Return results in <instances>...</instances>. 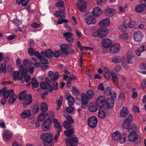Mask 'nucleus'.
Returning a JSON list of instances; mask_svg holds the SVG:
<instances>
[{"mask_svg": "<svg viewBox=\"0 0 146 146\" xmlns=\"http://www.w3.org/2000/svg\"><path fill=\"white\" fill-rule=\"evenodd\" d=\"M28 70L27 68L23 65H21L19 67V72L15 71L13 74V79L16 81L17 79L19 80H21L22 83L25 82L27 83L31 79V77L28 74Z\"/></svg>", "mask_w": 146, "mask_h": 146, "instance_id": "obj_1", "label": "nucleus"}, {"mask_svg": "<svg viewBox=\"0 0 146 146\" xmlns=\"http://www.w3.org/2000/svg\"><path fill=\"white\" fill-rule=\"evenodd\" d=\"M66 111H63V115L67 119V121H65L63 123V126L64 128L67 130L65 131V135L68 136H70L71 134H73L74 132V130L73 127L70 125L74 121L71 117L70 115L66 116L65 115Z\"/></svg>", "mask_w": 146, "mask_h": 146, "instance_id": "obj_2", "label": "nucleus"}, {"mask_svg": "<svg viewBox=\"0 0 146 146\" xmlns=\"http://www.w3.org/2000/svg\"><path fill=\"white\" fill-rule=\"evenodd\" d=\"M51 81L48 78H46L45 82H42L40 84V86L42 89L48 90L49 92H51L52 91L51 85Z\"/></svg>", "mask_w": 146, "mask_h": 146, "instance_id": "obj_3", "label": "nucleus"}, {"mask_svg": "<svg viewBox=\"0 0 146 146\" xmlns=\"http://www.w3.org/2000/svg\"><path fill=\"white\" fill-rule=\"evenodd\" d=\"M40 137L44 142L48 144L51 143L52 141V136L50 133H46L42 134Z\"/></svg>", "mask_w": 146, "mask_h": 146, "instance_id": "obj_4", "label": "nucleus"}, {"mask_svg": "<svg viewBox=\"0 0 146 146\" xmlns=\"http://www.w3.org/2000/svg\"><path fill=\"white\" fill-rule=\"evenodd\" d=\"M89 98L85 94L82 93L81 94V107L82 108L86 109L88 107Z\"/></svg>", "mask_w": 146, "mask_h": 146, "instance_id": "obj_5", "label": "nucleus"}, {"mask_svg": "<svg viewBox=\"0 0 146 146\" xmlns=\"http://www.w3.org/2000/svg\"><path fill=\"white\" fill-rule=\"evenodd\" d=\"M52 120L50 117H48L44 121L42 126V131H46L50 129Z\"/></svg>", "mask_w": 146, "mask_h": 146, "instance_id": "obj_6", "label": "nucleus"}, {"mask_svg": "<svg viewBox=\"0 0 146 146\" xmlns=\"http://www.w3.org/2000/svg\"><path fill=\"white\" fill-rule=\"evenodd\" d=\"M128 140L131 142H134L140 138V136L135 131H132L129 134L128 136Z\"/></svg>", "mask_w": 146, "mask_h": 146, "instance_id": "obj_7", "label": "nucleus"}, {"mask_svg": "<svg viewBox=\"0 0 146 146\" xmlns=\"http://www.w3.org/2000/svg\"><path fill=\"white\" fill-rule=\"evenodd\" d=\"M98 122V119L95 116L90 117L88 120V123L89 126L91 128L95 127Z\"/></svg>", "mask_w": 146, "mask_h": 146, "instance_id": "obj_8", "label": "nucleus"}, {"mask_svg": "<svg viewBox=\"0 0 146 146\" xmlns=\"http://www.w3.org/2000/svg\"><path fill=\"white\" fill-rule=\"evenodd\" d=\"M12 135V133L7 130H4L3 132V138L5 141H8L10 140Z\"/></svg>", "mask_w": 146, "mask_h": 146, "instance_id": "obj_9", "label": "nucleus"}, {"mask_svg": "<svg viewBox=\"0 0 146 146\" xmlns=\"http://www.w3.org/2000/svg\"><path fill=\"white\" fill-rule=\"evenodd\" d=\"M86 21L87 24L93 25L96 23V19L90 13H86Z\"/></svg>", "mask_w": 146, "mask_h": 146, "instance_id": "obj_10", "label": "nucleus"}, {"mask_svg": "<svg viewBox=\"0 0 146 146\" xmlns=\"http://www.w3.org/2000/svg\"><path fill=\"white\" fill-rule=\"evenodd\" d=\"M63 36L67 41L71 43H73L74 42V35L72 33L70 32L64 33L63 34Z\"/></svg>", "mask_w": 146, "mask_h": 146, "instance_id": "obj_11", "label": "nucleus"}, {"mask_svg": "<svg viewBox=\"0 0 146 146\" xmlns=\"http://www.w3.org/2000/svg\"><path fill=\"white\" fill-rule=\"evenodd\" d=\"M120 49L119 44L115 43L112 45L109 49V52L111 54H115L118 52Z\"/></svg>", "mask_w": 146, "mask_h": 146, "instance_id": "obj_12", "label": "nucleus"}, {"mask_svg": "<svg viewBox=\"0 0 146 146\" xmlns=\"http://www.w3.org/2000/svg\"><path fill=\"white\" fill-rule=\"evenodd\" d=\"M32 98L31 95H27L26 98L22 100V104L24 106L30 104L32 102Z\"/></svg>", "mask_w": 146, "mask_h": 146, "instance_id": "obj_13", "label": "nucleus"}, {"mask_svg": "<svg viewBox=\"0 0 146 146\" xmlns=\"http://www.w3.org/2000/svg\"><path fill=\"white\" fill-rule=\"evenodd\" d=\"M1 93H2L3 97L7 99L9 96L13 95L14 93V91L13 90L10 91L7 90V88L6 87L4 88L1 91Z\"/></svg>", "mask_w": 146, "mask_h": 146, "instance_id": "obj_14", "label": "nucleus"}, {"mask_svg": "<svg viewBox=\"0 0 146 146\" xmlns=\"http://www.w3.org/2000/svg\"><path fill=\"white\" fill-rule=\"evenodd\" d=\"M111 41L110 39L109 38H104L101 42V45L104 48H108L111 46Z\"/></svg>", "mask_w": 146, "mask_h": 146, "instance_id": "obj_15", "label": "nucleus"}, {"mask_svg": "<svg viewBox=\"0 0 146 146\" xmlns=\"http://www.w3.org/2000/svg\"><path fill=\"white\" fill-rule=\"evenodd\" d=\"M78 8L80 11L82 13H84L86 10V4L84 1L79 2L77 4Z\"/></svg>", "mask_w": 146, "mask_h": 146, "instance_id": "obj_16", "label": "nucleus"}, {"mask_svg": "<svg viewBox=\"0 0 146 146\" xmlns=\"http://www.w3.org/2000/svg\"><path fill=\"white\" fill-rule=\"evenodd\" d=\"M143 36V35L142 32L138 31L134 33L133 38L136 42H140Z\"/></svg>", "mask_w": 146, "mask_h": 146, "instance_id": "obj_17", "label": "nucleus"}, {"mask_svg": "<svg viewBox=\"0 0 146 146\" xmlns=\"http://www.w3.org/2000/svg\"><path fill=\"white\" fill-rule=\"evenodd\" d=\"M60 48L62 53L65 55L69 54V46L66 44H64L60 46Z\"/></svg>", "mask_w": 146, "mask_h": 146, "instance_id": "obj_18", "label": "nucleus"}, {"mask_svg": "<svg viewBox=\"0 0 146 146\" xmlns=\"http://www.w3.org/2000/svg\"><path fill=\"white\" fill-rule=\"evenodd\" d=\"M31 111L28 110H25L23 111L21 115V117L23 118H25L27 117H28L29 119H32L33 118V116H31Z\"/></svg>", "mask_w": 146, "mask_h": 146, "instance_id": "obj_19", "label": "nucleus"}, {"mask_svg": "<svg viewBox=\"0 0 146 146\" xmlns=\"http://www.w3.org/2000/svg\"><path fill=\"white\" fill-rule=\"evenodd\" d=\"M99 37L103 38L106 36L108 34V30L106 28H101L99 29Z\"/></svg>", "mask_w": 146, "mask_h": 146, "instance_id": "obj_20", "label": "nucleus"}, {"mask_svg": "<svg viewBox=\"0 0 146 146\" xmlns=\"http://www.w3.org/2000/svg\"><path fill=\"white\" fill-rule=\"evenodd\" d=\"M41 55L43 57L47 56L48 58H51L53 56L52 51L50 49H48L45 51H42Z\"/></svg>", "mask_w": 146, "mask_h": 146, "instance_id": "obj_21", "label": "nucleus"}, {"mask_svg": "<svg viewBox=\"0 0 146 146\" xmlns=\"http://www.w3.org/2000/svg\"><path fill=\"white\" fill-rule=\"evenodd\" d=\"M48 75L51 78L52 81L56 80L59 78V76L58 72L54 73L52 71H50L48 73Z\"/></svg>", "mask_w": 146, "mask_h": 146, "instance_id": "obj_22", "label": "nucleus"}, {"mask_svg": "<svg viewBox=\"0 0 146 146\" xmlns=\"http://www.w3.org/2000/svg\"><path fill=\"white\" fill-rule=\"evenodd\" d=\"M66 145H67L68 143H69L70 144H71L77 143L78 142V138L76 137H73L70 138H66Z\"/></svg>", "mask_w": 146, "mask_h": 146, "instance_id": "obj_23", "label": "nucleus"}, {"mask_svg": "<svg viewBox=\"0 0 146 146\" xmlns=\"http://www.w3.org/2000/svg\"><path fill=\"white\" fill-rule=\"evenodd\" d=\"M102 10L99 7H97L93 9L92 11V14L94 17L99 16L102 13Z\"/></svg>", "mask_w": 146, "mask_h": 146, "instance_id": "obj_24", "label": "nucleus"}, {"mask_svg": "<svg viewBox=\"0 0 146 146\" xmlns=\"http://www.w3.org/2000/svg\"><path fill=\"white\" fill-rule=\"evenodd\" d=\"M106 104L107 108H111L114 106V101L113 99L108 98H107Z\"/></svg>", "mask_w": 146, "mask_h": 146, "instance_id": "obj_25", "label": "nucleus"}, {"mask_svg": "<svg viewBox=\"0 0 146 146\" xmlns=\"http://www.w3.org/2000/svg\"><path fill=\"white\" fill-rule=\"evenodd\" d=\"M110 23V20L108 19H104L100 21L99 23V25L101 27H104L108 26Z\"/></svg>", "mask_w": 146, "mask_h": 146, "instance_id": "obj_26", "label": "nucleus"}, {"mask_svg": "<svg viewBox=\"0 0 146 146\" xmlns=\"http://www.w3.org/2000/svg\"><path fill=\"white\" fill-rule=\"evenodd\" d=\"M55 6L58 8V9L60 11H63L65 9V7L64 5V2L63 1H59L56 3Z\"/></svg>", "mask_w": 146, "mask_h": 146, "instance_id": "obj_27", "label": "nucleus"}, {"mask_svg": "<svg viewBox=\"0 0 146 146\" xmlns=\"http://www.w3.org/2000/svg\"><path fill=\"white\" fill-rule=\"evenodd\" d=\"M98 107L95 104L90 103L89 104L88 109L89 111L91 112H95L98 109Z\"/></svg>", "mask_w": 146, "mask_h": 146, "instance_id": "obj_28", "label": "nucleus"}, {"mask_svg": "<svg viewBox=\"0 0 146 146\" xmlns=\"http://www.w3.org/2000/svg\"><path fill=\"white\" fill-rule=\"evenodd\" d=\"M65 13L64 12L56 11L54 14V16L57 18H64L66 16Z\"/></svg>", "mask_w": 146, "mask_h": 146, "instance_id": "obj_29", "label": "nucleus"}, {"mask_svg": "<svg viewBox=\"0 0 146 146\" xmlns=\"http://www.w3.org/2000/svg\"><path fill=\"white\" fill-rule=\"evenodd\" d=\"M51 119H53L52 121H53L55 128L57 129L58 130L60 129V130H62V127L60 125V123L58 122L57 119H54L53 117L51 118Z\"/></svg>", "mask_w": 146, "mask_h": 146, "instance_id": "obj_30", "label": "nucleus"}, {"mask_svg": "<svg viewBox=\"0 0 146 146\" xmlns=\"http://www.w3.org/2000/svg\"><path fill=\"white\" fill-rule=\"evenodd\" d=\"M66 98L68 101V104L69 106L72 105L74 104V98L70 94H67Z\"/></svg>", "mask_w": 146, "mask_h": 146, "instance_id": "obj_31", "label": "nucleus"}, {"mask_svg": "<svg viewBox=\"0 0 146 146\" xmlns=\"http://www.w3.org/2000/svg\"><path fill=\"white\" fill-rule=\"evenodd\" d=\"M128 113L127 108L125 107H123L121 111L120 115L122 117H125Z\"/></svg>", "mask_w": 146, "mask_h": 146, "instance_id": "obj_32", "label": "nucleus"}, {"mask_svg": "<svg viewBox=\"0 0 146 146\" xmlns=\"http://www.w3.org/2000/svg\"><path fill=\"white\" fill-rule=\"evenodd\" d=\"M115 12V10L109 7L107 8L105 12L106 15L109 17H111L113 15Z\"/></svg>", "mask_w": 146, "mask_h": 146, "instance_id": "obj_33", "label": "nucleus"}, {"mask_svg": "<svg viewBox=\"0 0 146 146\" xmlns=\"http://www.w3.org/2000/svg\"><path fill=\"white\" fill-rule=\"evenodd\" d=\"M133 117L132 115L131 114H129L128 115L127 118L124 121V123L123 124V126L125 127V123H128L126 124L127 125H128L129 123H130L131 121L132 120Z\"/></svg>", "mask_w": 146, "mask_h": 146, "instance_id": "obj_34", "label": "nucleus"}, {"mask_svg": "<svg viewBox=\"0 0 146 146\" xmlns=\"http://www.w3.org/2000/svg\"><path fill=\"white\" fill-rule=\"evenodd\" d=\"M99 117L101 119L104 118L105 116V114L102 107H100L98 114Z\"/></svg>", "mask_w": 146, "mask_h": 146, "instance_id": "obj_35", "label": "nucleus"}, {"mask_svg": "<svg viewBox=\"0 0 146 146\" xmlns=\"http://www.w3.org/2000/svg\"><path fill=\"white\" fill-rule=\"evenodd\" d=\"M17 97L16 95H15L13 94L10 95L9 99V103L13 104L16 101Z\"/></svg>", "mask_w": 146, "mask_h": 146, "instance_id": "obj_36", "label": "nucleus"}, {"mask_svg": "<svg viewBox=\"0 0 146 146\" xmlns=\"http://www.w3.org/2000/svg\"><path fill=\"white\" fill-rule=\"evenodd\" d=\"M145 47L143 45H142L139 48H137L135 52L137 56H140L141 52L145 51Z\"/></svg>", "mask_w": 146, "mask_h": 146, "instance_id": "obj_37", "label": "nucleus"}, {"mask_svg": "<svg viewBox=\"0 0 146 146\" xmlns=\"http://www.w3.org/2000/svg\"><path fill=\"white\" fill-rule=\"evenodd\" d=\"M121 135V133L118 131H115L112 135V138L114 141H117L119 139Z\"/></svg>", "mask_w": 146, "mask_h": 146, "instance_id": "obj_38", "label": "nucleus"}, {"mask_svg": "<svg viewBox=\"0 0 146 146\" xmlns=\"http://www.w3.org/2000/svg\"><path fill=\"white\" fill-rule=\"evenodd\" d=\"M105 100V98L104 96H100L97 98L96 102L98 104H100L104 102Z\"/></svg>", "mask_w": 146, "mask_h": 146, "instance_id": "obj_39", "label": "nucleus"}, {"mask_svg": "<svg viewBox=\"0 0 146 146\" xmlns=\"http://www.w3.org/2000/svg\"><path fill=\"white\" fill-rule=\"evenodd\" d=\"M27 91L26 90H24L22 91L19 94V98L20 100H22L24 99L27 95H26Z\"/></svg>", "mask_w": 146, "mask_h": 146, "instance_id": "obj_40", "label": "nucleus"}, {"mask_svg": "<svg viewBox=\"0 0 146 146\" xmlns=\"http://www.w3.org/2000/svg\"><path fill=\"white\" fill-rule=\"evenodd\" d=\"M31 82V84L33 88H37L39 85L38 82L37 81L35 78H32Z\"/></svg>", "mask_w": 146, "mask_h": 146, "instance_id": "obj_41", "label": "nucleus"}, {"mask_svg": "<svg viewBox=\"0 0 146 146\" xmlns=\"http://www.w3.org/2000/svg\"><path fill=\"white\" fill-rule=\"evenodd\" d=\"M112 77V80L113 83L116 82L118 79V77L117 75L113 72L111 73Z\"/></svg>", "mask_w": 146, "mask_h": 146, "instance_id": "obj_42", "label": "nucleus"}, {"mask_svg": "<svg viewBox=\"0 0 146 146\" xmlns=\"http://www.w3.org/2000/svg\"><path fill=\"white\" fill-rule=\"evenodd\" d=\"M127 136V135L126 133L123 134L119 138V142L121 144H123L125 141V139Z\"/></svg>", "mask_w": 146, "mask_h": 146, "instance_id": "obj_43", "label": "nucleus"}, {"mask_svg": "<svg viewBox=\"0 0 146 146\" xmlns=\"http://www.w3.org/2000/svg\"><path fill=\"white\" fill-rule=\"evenodd\" d=\"M48 110V107L47 104L44 102L41 104V110L42 111H46Z\"/></svg>", "mask_w": 146, "mask_h": 146, "instance_id": "obj_44", "label": "nucleus"}, {"mask_svg": "<svg viewBox=\"0 0 146 146\" xmlns=\"http://www.w3.org/2000/svg\"><path fill=\"white\" fill-rule=\"evenodd\" d=\"M135 10L138 12H141L144 10V7L141 5H139L136 6Z\"/></svg>", "mask_w": 146, "mask_h": 146, "instance_id": "obj_45", "label": "nucleus"}, {"mask_svg": "<svg viewBox=\"0 0 146 146\" xmlns=\"http://www.w3.org/2000/svg\"><path fill=\"white\" fill-rule=\"evenodd\" d=\"M128 27L126 24L121 25L119 26V29L121 31H126L127 30Z\"/></svg>", "mask_w": 146, "mask_h": 146, "instance_id": "obj_46", "label": "nucleus"}, {"mask_svg": "<svg viewBox=\"0 0 146 146\" xmlns=\"http://www.w3.org/2000/svg\"><path fill=\"white\" fill-rule=\"evenodd\" d=\"M46 115H45V114L43 113H41L40 114L38 118V120L40 121V122L42 121L46 118Z\"/></svg>", "mask_w": 146, "mask_h": 146, "instance_id": "obj_47", "label": "nucleus"}, {"mask_svg": "<svg viewBox=\"0 0 146 146\" xmlns=\"http://www.w3.org/2000/svg\"><path fill=\"white\" fill-rule=\"evenodd\" d=\"M86 93L88 95V96L90 98H92L94 95V91L91 90H88L86 92Z\"/></svg>", "mask_w": 146, "mask_h": 146, "instance_id": "obj_48", "label": "nucleus"}, {"mask_svg": "<svg viewBox=\"0 0 146 146\" xmlns=\"http://www.w3.org/2000/svg\"><path fill=\"white\" fill-rule=\"evenodd\" d=\"M112 62L114 63H117L121 61V59L119 57H114L111 60Z\"/></svg>", "mask_w": 146, "mask_h": 146, "instance_id": "obj_49", "label": "nucleus"}, {"mask_svg": "<svg viewBox=\"0 0 146 146\" xmlns=\"http://www.w3.org/2000/svg\"><path fill=\"white\" fill-rule=\"evenodd\" d=\"M39 109L38 105L37 104H36L33 108L32 111L34 113H37L38 112Z\"/></svg>", "mask_w": 146, "mask_h": 146, "instance_id": "obj_50", "label": "nucleus"}, {"mask_svg": "<svg viewBox=\"0 0 146 146\" xmlns=\"http://www.w3.org/2000/svg\"><path fill=\"white\" fill-rule=\"evenodd\" d=\"M72 92L75 95H78L80 94V92L75 87L72 88Z\"/></svg>", "mask_w": 146, "mask_h": 146, "instance_id": "obj_51", "label": "nucleus"}, {"mask_svg": "<svg viewBox=\"0 0 146 146\" xmlns=\"http://www.w3.org/2000/svg\"><path fill=\"white\" fill-rule=\"evenodd\" d=\"M41 63L43 64H48L49 63V62L48 60L46 59L42 58V57L39 59Z\"/></svg>", "mask_w": 146, "mask_h": 146, "instance_id": "obj_52", "label": "nucleus"}, {"mask_svg": "<svg viewBox=\"0 0 146 146\" xmlns=\"http://www.w3.org/2000/svg\"><path fill=\"white\" fill-rule=\"evenodd\" d=\"M128 36V35L126 33H125L120 35V37L122 39H125L127 38Z\"/></svg>", "mask_w": 146, "mask_h": 146, "instance_id": "obj_53", "label": "nucleus"}, {"mask_svg": "<svg viewBox=\"0 0 146 146\" xmlns=\"http://www.w3.org/2000/svg\"><path fill=\"white\" fill-rule=\"evenodd\" d=\"M92 35L94 37L99 36V29L96 31H93L92 32Z\"/></svg>", "mask_w": 146, "mask_h": 146, "instance_id": "obj_54", "label": "nucleus"}, {"mask_svg": "<svg viewBox=\"0 0 146 146\" xmlns=\"http://www.w3.org/2000/svg\"><path fill=\"white\" fill-rule=\"evenodd\" d=\"M74 110V108L71 106H69L66 108V112H67L69 113H72Z\"/></svg>", "mask_w": 146, "mask_h": 146, "instance_id": "obj_55", "label": "nucleus"}, {"mask_svg": "<svg viewBox=\"0 0 146 146\" xmlns=\"http://www.w3.org/2000/svg\"><path fill=\"white\" fill-rule=\"evenodd\" d=\"M58 84L57 82H54L53 83V87H52V90H56L58 88Z\"/></svg>", "mask_w": 146, "mask_h": 146, "instance_id": "obj_56", "label": "nucleus"}, {"mask_svg": "<svg viewBox=\"0 0 146 146\" xmlns=\"http://www.w3.org/2000/svg\"><path fill=\"white\" fill-rule=\"evenodd\" d=\"M135 23L134 22L130 21L129 23L127 25L129 27L131 28H133L135 27Z\"/></svg>", "mask_w": 146, "mask_h": 146, "instance_id": "obj_57", "label": "nucleus"}, {"mask_svg": "<svg viewBox=\"0 0 146 146\" xmlns=\"http://www.w3.org/2000/svg\"><path fill=\"white\" fill-rule=\"evenodd\" d=\"M53 56L55 58H58L59 56V53L58 51L54 50L52 51Z\"/></svg>", "mask_w": 146, "mask_h": 146, "instance_id": "obj_58", "label": "nucleus"}, {"mask_svg": "<svg viewBox=\"0 0 146 146\" xmlns=\"http://www.w3.org/2000/svg\"><path fill=\"white\" fill-rule=\"evenodd\" d=\"M63 100V98L62 96H61L60 97L59 100L57 101V102L58 103V106H59L60 107L62 103V102Z\"/></svg>", "mask_w": 146, "mask_h": 146, "instance_id": "obj_59", "label": "nucleus"}, {"mask_svg": "<svg viewBox=\"0 0 146 146\" xmlns=\"http://www.w3.org/2000/svg\"><path fill=\"white\" fill-rule=\"evenodd\" d=\"M133 56L131 55H129L127 56V62L128 63L131 64L132 63V62L131 60L132 59Z\"/></svg>", "mask_w": 146, "mask_h": 146, "instance_id": "obj_60", "label": "nucleus"}, {"mask_svg": "<svg viewBox=\"0 0 146 146\" xmlns=\"http://www.w3.org/2000/svg\"><path fill=\"white\" fill-rule=\"evenodd\" d=\"M31 26L33 28L36 29L39 27L40 26V25L37 24L36 22H35L31 24Z\"/></svg>", "mask_w": 146, "mask_h": 146, "instance_id": "obj_61", "label": "nucleus"}, {"mask_svg": "<svg viewBox=\"0 0 146 146\" xmlns=\"http://www.w3.org/2000/svg\"><path fill=\"white\" fill-rule=\"evenodd\" d=\"M114 69L116 72H118L121 70V68L120 65H115L114 66Z\"/></svg>", "mask_w": 146, "mask_h": 146, "instance_id": "obj_62", "label": "nucleus"}, {"mask_svg": "<svg viewBox=\"0 0 146 146\" xmlns=\"http://www.w3.org/2000/svg\"><path fill=\"white\" fill-rule=\"evenodd\" d=\"M107 0H97V3L99 5L104 4Z\"/></svg>", "mask_w": 146, "mask_h": 146, "instance_id": "obj_63", "label": "nucleus"}, {"mask_svg": "<svg viewBox=\"0 0 146 146\" xmlns=\"http://www.w3.org/2000/svg\"><path fill=\"white\" fill-rule=\"evenodd\" d=\"M28 52L32 56L34 54L35 51L33 48H30L28 50Z\"/></svg>", "mask_w": 146, "mask_h": 146, "instance_id": "obj_64", "label": "nucleus"}]
</instances>
